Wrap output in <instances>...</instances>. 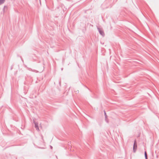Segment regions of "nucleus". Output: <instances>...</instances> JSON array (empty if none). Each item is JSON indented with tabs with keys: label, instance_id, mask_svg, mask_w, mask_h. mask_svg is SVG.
Segmentation results:
<instances>
[{
	"label": "nucleus",
	"instance_id": "nucleus-9",
	"mask_svg": "<svg viewBox=\"0 0 159 159\" xmlns=\"http://www.w3.org/2000/svg\"><path fill=\"white\" fill-rule=\"evenodd\" d=\"M50 148H51V149H52V146H50Z\"/></svg>",
	"mask_w": 159,
	"mask_h": 159
},
{
	"label": "nucleus",
	"instance_id": "nucleus-4",
	"mask_svg": "<svg viewBox=\"0 0 159 159\" xmlns=\"http://www.w3.org/2000/svg\"><path fill=\"white\" fill-rule=\"evenodd\" d=\"M104 115H105V120L107 123H108V119L107 118V116L106 114V112L105 110L104 111Z\"/></svg>",
	"mask_w": 159,
	"mask_h": 159
},
{
	"label": "nucleus",
	"instance_id": "nucleus-5",
	"mask_svg": "<svg viewBox=\"0 0 159 159\" xmlns=\"http://www.w3.org/2000/svg\"><path fill=\"white\" fill-rule=\"evenodd\" d=\"M144 156L145 159H148L147 154L146 151H145L144 152Z\"/></svg>",
	"mask_w": 159,
	"mask_h": 159
},
{
	"label": "nucleus",
	"instance_id": "nucleus-8",
	"mask_svg": "<svg viewBox=\"0 0 159 159\" xmlns=\"http://www.w3.org/2000/svg\"><path fill=\"white\" fill-rule=\"evenodd\" d=\"M5 7H7L6 6H4V8H3V10H4V9H5Z\"/></svg>",
	"mask_w": 159,
	"mask_h": 159
},
{
	"label": "nucleus",
	"instance_id": "nucleus-1",
	"mask_svg": "<svg viewBox=\"0 0 159 159\" xmlns=\"http://www.w3.org/2000/svg\"><path fill=\"white\" fill-rule=\"evenodd\" d=\"M137 145L136 140H135L134 141L133 147V151L134 152H135L136 151L137 149Z\"/></svg>",
	"mask_w": 159,
	"mask_h": 159
},
{
	"label": "nucleus",
	"instance_id": "nucleus-7",
	"mask_svg": "<svg viewBox=\"0 0 159 159\" xmlns=\"http://www.w3.org/2000/svg\"><path fill=\"white\" fill-rule=\"evenodd\" d=\"M75 91L76 92V93H78L79 92V91L78 90H76V91Z\"/></svg>",
	"mask_w": 159,
	"mask_h": 159
},
{
	"label": "nucleus",
	"instance_id": "nucleus-2",
	"mask_svg": "<svg viewBox=\"0 0 159 159\" xmlns=\"http://www.w3.org/2000/svg\"><path fill=\"white\" fill-rule=\"evenodd\" d=\"M98 29L100 34L102 36H104L105 35V34L104 31L102 30H101L99 28H98Z\"/></svg>",
	"mask_w": 159,
	"mask_h": 159
},
{
	"label": "nucleus",
	"instance_id": "nucleus-3",
	"mask_svg": "<svg viewBox=\"0 0 159 159\" xmlns=\"http://www.w3.org/2000/svg\"><path fill=\"white\" fill-rule=\"evenodd\" d=\"M34 123L35 125V127L36 128L37 130H39V127L38 125V124L37 122H36L34 120Z\"/></svg>",
	"mask_w": 159,
	"mask_h": 159
},
{
	"label": "nucleus",
	"instance_id": "nucleus-6",
	"mask_svg": "<svg viewBox=\"0 0 159 159\" xmlns=\"http://www.w3.org/2000/svg\"><path fill=\"white\" fill-rule=\"evenodd\" d=\"M5 1V0H0V5L4 3Z\"/></svg>",
	"mask_w": 159,
	"mask_h": 159
}]
</instances>
